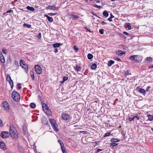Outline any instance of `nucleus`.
<instances>
[{
	"label": "nucleus",
	"instance_id": "nucleus-1",
	"mask_svg": "<svg viewBox=\"0 0 153 153\" xmlns=\"http://www.w3.org/2000/svg\"><path fill=\"white\" fill-rule=\"evenodd\" d=\"M129 59L135 62L139 63L142 60L143 57L139 55H134L130 56Z\"/></svg>",
	"mask_w": 153,
	"mask_h": 153
},
{
	"label": "nucleus",
	"instance_id": "nucleus-2",
	"mask_svg": "<svg viewBox=\"0 0 153 153\" xmlns=\"http://www.w3.org/2000/svg\"><path fill=\"white\" fill-rule=\"evenodd\" d=\"M50 123L54 130L56 132L58 131V126L56 123V121L53 119L50 118L49 119Z\"/></svg>",
	"mask_w": 153,
	"mask_h": 153
},
{
	"label": "nucleus",
	"instance_id": "nucleus-3",
	"mask_svg": "<svg viewBox=\"0 0 153 153\" xmlns=\"http://www.w3.org/2000/svg\"><path fill=\"white\" fill-rule=\"evenodd\" d=\"M20 65L25 69V71L27 73L28 71V66L26 62L22 59H21L20 61Z\"/></svg>",
	"mask_w": 153,
	"mask_h": 153
},
{
	"label": "nucleus",
	"instance_id": "nucleus-4",
	"mask_svg": "<svg viewBox=\"0 0 153 153\" xmlns=\"http://www.w3.org/2000/svg\"><path fill=\"white\" fill-rule=\"evenodd\" d=\"M12 97L16 101H19V94L16 91H13L12 93Z\"/></svg>",
	"mask_w": 153,
	"mask_h": 153
},
{
	"label": "nucleus",
	"instance_id": "nucleus-5",
	"mask_svg": "<svg viewBox=\"0 0 153 153\" xmlns=\"http://www.w3.org/2000/svg\"><path fill=\"white\" fill-rule=\"evenodd\" d=\"M61 117L63 120H70L71 117L70 115L68 114L63 113L61 115Z\"/></svg>",
	"mask_w": 153,
	"mask_h": 153
},
{
	"label": "nucleus",
	"instance_id": "nucleus-6",
	"mask_svg": "<svg viewBox=\"0 0 153 153\" xmlns=\"http://www.w3.org/2000/svg\"><path fill=\"white\" fill-rule=\"evenodd\" d=\"M42 107L44 111L47 114H49L50 113V111L47 105L45 103H43L42 104Z\"/></svg>",
	"mask_w": 153,
	"mask_h": 153
},
{
	"label": "nucleus",
	"instance_id": "nucleus-7",
	"mask_svg": "<svg viewBox=\"0 0 153 153\" xmlns=\"http://www.w3.org/2000/svg\"><path fill=\"white\" fill-rule=\"evenodd\" d=\"M35 71L38 74H40L42 73V69L39 65H36L35 67Z\"/></svg>",
	"mask_w": 153,
	"mask_h": 153
},
{
	"label": "nucleus",
	"instance_id": "nucleus-8",
	"mask_svg": "<svg viewBox=\"0 0 153 153\" xmlns=\"http://www.w3.org/2000/svg\"><path fill=\"white\" fill-rule=\"evenodd\" d=\"M10 135V134L9 132L3 131L1 133L0 136L2 138L4 139L8 137Z\"/></svg>",
	"mask_w": 153,
	"mask_h": 153
},
{
	"label": "nucleus",
	"instance_id": "nucleus-9",
	"mask_svg": "<svg viewBox=\"0 0 153 153\" xmlns=\"http://www.w3.org/2000/svg\"><path fill=\"white\" fill-rule=\"evenodd\" d=\"M17 130L14 126L13 124H11L10 126V132L9 133H13L14 132H16Z\"/></svg>",
	"mask_w": 153,
	"mask_h": 153
},
{
	"label": "nucleus",
	"instance_id": "nucleus-10",
	"mask_svg": "<svg viewBox=\"0 0 153 153\" xmlns=\"http://www.w3.org/2000/svg\"><path fill=\"white\" fill-rule=\"evenodd\" d=\"M2 105L4 110H7L9 109L10 106L7 102H4Z\"/></svg>",
	"mask_w": 153,
	"mask_h": 153
},
{
	"label": "nucleus",
	"instance_id": "nucleus-11",
	"mask_svg": "<svg viewBox=\"0 0 153 153\" xmlns=\"http://www.w3.org/2000/svg\"><path fill=\"white\" fill-rule=\"evenodd\" d=\"M10 134V135H11L12 137L13 138L17 139L18 137V134L17 132V131L16 132H14L13 133H11Z\"/></svg>",
	"mask_w": 153,
	"mask_h": 153
},
{
	"label": "nucleus",
	"instance_id": "nucleus-12",
	"mask_svg": "<svg viewBox=\"0 0 153 153\" xmlns=\"http://www.w3.org/2000/svg\"><path fill=\"white\" fill-rule=\"evenodd\" d=\"M0 147L1 149H2L3 150H5L6 149L5 145V143L4 142L2 141H1L0 142Z\"/></svg>",
	"mask_w": 153,
	"mask_h": 153
},
{
	"label": "nucleus",
	"instance_id": "nucleus-13",
	"mask_svg": "<svg viewBox=\"0 0 153 153\" xmlns=\"http://www.w3.org/2000/svg\"><path fill=\"white\" fill-rule=\"evenodd\" d=\"M136 90L137 91H139V92H140V93H143L144 95L145 94L146 92H145V90L144 89H143L142 88H139V87H137V88Z\"/></svg>",
	"mask_w": 153,
	"mask_h": 153
},
{
	"label": "nucleus",
	"instance_id": "nucleus-14",
	"mask_svg": "<svg viewBox=\"0 0 153 153\" xmlns=\"http://www.w3.org/2000/svg\"><path fill=\"white\" fill-rule=\"evenodd\" d=\"M42 122V123L43 124H45L46 125H48L49 126V124H48V120L46 118H43Z\"/></svg>",
	"mask_w": 153,
	"mask_h": 153
},
{
	"label": "nucleus",
	"instance_id": "nucleus-15",
	"mask_svg": "<svg viewBox=\"0 0 153 153\" xmlns=\"http://www.w3.org/2000/svg\"><path fill=\"white\" fill-rule=\"evenodd\" d=\"M0 60L2 63H3L5 62L4 58L1 52L0 53Z\"/></svg>",
	"mask_w": 153,
	"mask_h": 153
},
{
	"label": "nucleus",
	"instance_id": "nucleus-16",
	"mask_svg": "<svg viewBox=\"0 0 153 153\" xmlns=\"http://www.w3.org/2000/svg\"><path fill=\"white\" fill-rule=\"evenodd\" d=\"M81 68L82 67L80 66H79L78 65H76L75 67H74L75 70L77 72L80 71Z\"/></svg>",
	"mask_w": 153,
	"mask_h": 153
},
{
	"label": "nucleus",
	"instance_id": "nucleus-17",
	"mask_svg": "<svg viewBox=\"0 0 153 153\" xmlns=\"http://www.w3.org/2000/svg\"><path fill=\"white\" fill-rule=\"evenodd\" d=\"M71 16V18L73 20H77L78 18H79V17L78 16H76V15L71 14L70 15Z\"/></svg>",
	"mask_w": 153,
	"mask_h": 153
},
{
	"label": "nucleus",
	"instance_id": "nucleus-18",
	"mask_svg": "<svg viewBox=\"0 0 153 153\" xmlns=\"http://www.w3.org/2000/svg\"><path fill=\"white\" fill-rule=\"evenodd\" d=\"M62 45V44L61 43L56 42L53 44V46L54 48H58L60 46Z\"/></svg>",
	"mask_w": 153,
	"mask_h": 153
},
{
	"label": "nucleus",
	"instance_id": "nucleus-19",
	"mask_svg": "<svg viewBox=\"0 0 153 153\" xmlns=\"http://www.w3.org/2000/svg\"><path fill=\"white\" fill-rule=\"evenodd\" d=\"M116 53L117 54L122 56L125 53L123 52V51L121 50L117 51L116 52Z\"/></svg>",
	"mask_w": 153,
	"mask_h": 153
},
{
	"label": "nucleus",
	"instance_id": "nucleus-20",
	"mask_svg": "<svg viewBox=\"0 0 153 153\" xmlns=\"http://www.w3.org/2000/svg\"><path fill=\"white\" fill-rule=\"evenodd\" d=\"M146 61L147 62H151L152 61V59L150 57H147L146 59Z\"/></svg>",
	"mask_w": 153,
	"mask_h": 153
},
{
	"label": "nucleus",
	"instance_id": "nucleus-21",
	"mask_svg": "<svg viewBox=\"0 0 153 153\" xmlns=\"http://www.w3.org/2000/svg\"><path fill=\"white\" fill-rule=\"evenodd\" d=\"M30 74L32 79L34 80L35 76L33 71H32L30 72Z\"/></svg>",
	"mask_w": 153,
	"mask_h": 153
},
{
	"label": "nucleus",
	"instance_id": "nucleus-22",
	"mask_svg": "<svg viewBox=\"0 0 153 153\" xmlns=\"http://www.w3.org/2000/svg\"><path fill=\"white\" fill-rule=\"evenodd\" d=\"M131 25L130 23H126L125 24V26L128 28V30H131Z\"/></svg>",
	"mask_w": 153,
	"mask_h": 153
},
{
	"label": "nucleus",
	"instance_id": "nucleus-23",
	"mask_svg": "<svg viewBox=\"0 0 153 153\" xmlns=\"http://www.w3.org/2000/svg\"><path fill=\"white\" fill-rule=\"evenodd\" d=\"M103 15L105 17H108L109 15V14L108 12H107V11L106 10H104L103 12Z\"/></svg>",
	"mask_w": 153,
	"mask_h": 153
},
{
	"label": "nucleus",
	"instance_id": "nucleus-24",
	"mask_svg": "<svg viewBox=\"0 0 153 153\" xmlns=\"http://www.w3.org/2000/svg\"><path fill=\"white\" fill-rule=\"evenodd\" d=\"M111 141L112 143L117 142L120 141V140H118L115 138H112L111 140Z\"/></svg>",
	"mask_w": 153,
	"mask_h": 153
},
{
	"label": "nucleus",
	"instance_id": "nucleus-25",
	"mask_svg": "<svg viewBox=\"0 0 153 153\" xmlns=\"http://www.w3.org/2000/svg\"><path fill=\"white\" fill-rule=\"evenodd\" d=\"M7 81L9 83L10 85L11 88L12 89H13V81L12 79L11 80H9Z\"/></svg>",
	"mask_w": 153,
	"mask_h": 153
},
{
	"label": "nucleus",
	"instance_id": "nucleus-26",
	"mask_svg": "<svg viewBox=\"0 0 153 153\" xmlns=\"http://www.w3.org/2000/svg\"><path fill=\"white\" fill-rule=\"evenodd\" d=\"M26 8L27 10L31 11H33L35 10V9L33 7H30L29 6H27V7Z\"/></svg>",
	"mask_w": 153,
	"mask_h": 153
},
{
	"label": "nucleus",
	"instance_id": "nucleus-27",
	"mask_svg": "<svg viewBox=\"0 0 153 153\" xmlns=\"http://www.w3.org/2000/svg\"><path fill=\"white\" fill-rule=\"evenodd\" d=\"M118 145V143H111L110 144V146L111 147H113Z\"/></svg>",
	"mask_w": 153,
	"mask_h": 153
},
{
	"label": "nucleus",
	"instance_id": "nucleus-28",
	"mask_svg": "<svg viewBox=\"0 0 153 153\" xmlns=\"http://www.w3.org/2000/svg\"><path fill=\"white\" fill-rule=\"evenodd\" d=\"M114 63V62L112 60H110L108 62V65L109 66H111Z\"/></svg>",
	"mask_w": 153,
	"mask_h": 153
},
{
	"label": "nucleus",
	"instance_id": "nucleus-29",
	"mask_svg": "<svg viewBox=\"0 0 153 153\" xmlns=\"http://www.w3.org/2000/svg\"><path fill=\"white\" fill-rule=\"evenodd\" d=\"M88 58L89 59H91L93 58V55L91 53H88L87 55Z\"/></svg>",
	"mask_w": 153,
	"mask_h": 153
},
{
	"label": "nucleus",
	"instance_id": "nucleus-30",
	"mask_svg": "<svg viewBox=\"0 0 153 153\" xmlns=\"http://www.w3.org/2000/svg\"><path fill=\"white\" fill-rule=\"evenodd\" d=\"M97 67V64L95 63H94L91 65V68L92 69H94L96 68Z\"/></svg>",
	"mask_w": 153,
	"mask_h": 153
},
{
	"label": "nucleus",
	"instance_id": "nucleus-31",
	"mask_svg": "<svg viewBox=\"0 0 153 153\" xmlns=\"http://www.w3.org/2000/svg\"><path fill=\"white\" fill-rule=\"evenodd\" d=\"M30 106L32 108H34L36 107V105L34 103H31L30 104Z\"/></svg>",
	"mask_w": 153,
	"mask_h": 153
},
{
	"label": "nucleus",
	"instance_id": "nucleus-32",
	"mask_svg": "<svg viewBox=\"0 0 153 153\" xmlns=\"http://www.w3.org/2000/svg\"><path fill=\"white\" fill-rule=\"evenodd\" d=\"M23 26L25 27H27L28 28H30L31 27V25L29 24H27L26 23H24L23 24Z\"/></svg>",
	"mask_w": 153,
	"mask_h": 153
},
{
	"label": "nucleus",
	"instance_id": "nucleus-33",
	"mask_svg": "<svg viewBox=\"0 0 153 153\" xmlns=\"http://www.w3.org/2000/svg\"><path fill=\"white\" fill-rule=\"evenodd\" d=\"M2 52L3 53L7 54L8 53V51L6 48H3L2 49Z\"/></svg>",
	"mask_w": 153,
	"mask_h": 153
},
{
	"label": "nucleus",
	"instance_id": "nucleus-34",
	"mask_svg": "<svg viewBox=\"0 0 153 153\" xmlns=\"http://www.w3.org/2000/svg\"><path fill=\"white\" fill-rule=\"evenodd\" d=\"M147 116L149 120L152 121L153 120V115H147Z\"/></svg>",
	"mask_w": 153,
	"mask_h": 153
},
{
	"label": "nucleus",
	"instance_id": "nucleus-35",
	"mask_svg": "<svg viewBox=\"0 0 153 153\" xmlns=\"http://www.w3.org/2000/svg\"><path fill=\"white\" fill-rule=\"evenodd\" d=\"M20 153H25L24 149L21 147H20Z\"/></svg>",
	"mask_w": 153,
	"mask_h": 153
},
{
	"label": "nucleus",
	"instance_id": "nucleus-36",
	"mask_svg": "<svg viewBox=\"0 0 153 153\" xmlns=\"http://www.w3.org/2000/svg\"><path fill=\"white\" fill-rule=\"evenodd\" d=\"M48 20L50 22H52L53 21V19L52 17L49 16L47 18Z\"/></svg>",
	"mask_w": 153,
	"mask_h": 153
},
{
	"label": "nucleus",
	"instance_id": "nucleus-37",
	"mask_svg": "<svg viewBox=\"0 0 153 153\" xmlns=\"http://www.w3.org/2000/svg\"><path fill=\"white\" fill-rule=\"evenodd\" d=\"M74 50L76 52H77L79 50V48L76 46H73Z\"/></svg>",
	"mask_w": 153,
	"mask_h": 153
},
{
	"label": "nucleus",
	"instance_id": "nucleus-38",
	"mask_svg": "<svg viewBox=\"0 0 153 153\" xmlns=\"http://www.w3.org/2000/svg\"><path fill=\"white\" fill-rule=\"evenodd\" d=\"M6 80L7 81L12 80L10 76L9 75H7L6 77Z\"/></svg>",
	"mask_w": 153,
	"mask_h": 153
},
{
	"label": "nucleus",
	"instance_id": "nucleus-39",
	"mask_svg": "<svg viewBox=\"0 0 153 153\" xmlns=\"http://www.w3.org/2000/svg\"><path fill=\"white\" fill-rule=\"evenodd\" d=\"M57 14V13H48V15L50 16H53L56 15Z\"/></svg>",
	"mask_w": 153,
	"mask_h": 153
},
{
	"label": "nucleus",
	"instance_id": "nucleus-40",
	"mask_svg": "<svg viewBox=\"0 0 153 153\" xmlns=\"http://www.w3.org/2000/svg\"><path fill=\"white\" fill-rule=\"evenodd\" d=\"M21 109L22 111L24 113L23 114H24V115H25V110L24 108L22 106H21Z\"/></svg>",
	"mask_w": 153,
	"mask_h": 153
},
{
	"label": "nucleus",
	"instance_id": "nucleus-41",
	"mask_svg": "<svg viewBox=\"0 0 153 153\" xmlns=\"http://www.w3.org/2000/svg\"><path fill=\"white\" fill-rule=\"evenodd\" d=\"M93 6L96 7H97L98 8H101V6H98L96 4H94V5H93Z\"/></svg>",
	"mask_w": 153,
	"mask_h": 153
},
{
	"label": "nucleus",
	"instance_id": "nucleus-42",
	"mask_svg": "<svg viewBox=\"0 0 153 153\" xmlns=\"http://www.w3.org/2000/svg\"><path fill=\"white\" fill-rule=\"evenodd\" d=\"M111 134V133L110 132H107L105 134L104 137L108 136Z\"/></svg>",
	"mask_w": 153,
	"mask_h": 153
},
{
	"label": "nucleus",
	"instance_id": "nucleus-43",
	"mask_svg": "<svg viewBox=\"0 0 153 153\" xmlns=\"http://www.w3.org/2000/svg\"><path fill=\"white\" fill-rule=\"evenodd\" d=\"M58 142L59 143V144H60V145L61 146H62L64 145L63 144L62 142L60 140H58Z\"/></svg>",
	"mask_w": 153,
	"mask_h": 153
},
{
	"label": "nucleus",
	"instance_id": "nucleus-44",
	"mask_svg": "<svg viewBox=\"0 0 153 153\" xmlns=\"http://www.w3.org/2000/svg\"><path fill=\"white\" fill-rule=\"evenodd\" d=\"M99 31L101 34H103L104 33V30L103 29H101L99 30Z\"/></svg>",
	"mask_w": 153,
	"mask_h": 153
},
{
	"label": "nucleus",
	"instance_id": "nucleus-45",
	"mask_svg": "<svg viewBox=\"0 0 153 153\" xmlns=\"http://www.w3.org/2000/svg\"><path fill=\"white\" fill-rule=\"evenodd\" d=\"M63 80L64 81L67 80L68 79V77L67 76H63L62 78Z\"/></svg>",
	"mask_w": 153,
	"mask_h": 153
},
{
	"label": "nucleus",
	"instance_id": "nucleus-46",
	"mask_svg": "<svg viewBox=\"0 0 153 153\" xmlns=\"http://www.w3.org/2000/svg\"><path fill=\"white\" fill-rule=\"evenodd\" d=\"M13 13V10H9L7 11L6 12V13Z\"/></svg>",
	"mask_w": 153,
	"mask_h": 153
},
{
	"label": "nucleus",
	"instance_id": "nucleus-47",
	"mask_svg": "<svg viewBox=\"0 0 153 153\" xmlns=\"http://www.w3.org/2000/svg\"><path fill=\"white\" fill-rule=\"evenodd\" d=\"M114 59L116 60L117 61H121V59H120L119 58H117V57H114Z\"/></svg>",
	"mask_w": 153,
	"mask_h": 153
},
{
	"label": "nucleus",
	"instance_id": "nucleus-48",
	"mask_svg": "<svg viewBox=\"0 0 153 153\" xmlns=\"http://www.w3.org/2000/svg\"><path fill=\"white\" fill-rule=\"evenodd\" d=\"M47 9H49L50 10H53V6H49L47 7Z\"/></svg>",
	"mask_w": 153,
	"mask_h": 153
},
{
	"label": "nucleus",
	"instance_id": "nucleus-49",
	"mask_svg": "<svg viewBox=\"0 0 153 153\" xmlns=\"http://www.w3.org/2000/svg\"><path fill=\"white\" fill-rule=\"evenodd\" d=\"M151 88V87L150 86H148L147 87L146 90H145L146 91H149V89Z\"/></svg>",
	"mask_w": 153,
	"mask_h": 153
},
{
	"label": "nucleus",
	"instance_id": "nucleus-50",
	"mask_svg": "<svg viewBox=\"0 0 153 153\" xmlns=\"http://www.w3.org/2000/svg\"><path fill=\"white\" fill-rule=\"evenodd\" d=\"M41 37V33L40 32L39 33V34L38 36V38L39 39H40Z\"/></svg>",
	"mask_w": 153,
	"mask_h": 153
},
{
	"label": "nucleus",
	"instance_id": "nucleus-51",
	"mask_svg": "<svg viewBox=\"0 0 153 153\" xmlns=\"http://www.w3.org/2000/svg\"><path fill=\"white\" fill-rule=\"evenodd\" d=\"M85 29L86 30H87L88 31L90 32H92V31L90 30L89 29H88V27H85Z\"/></svg>",
	"mask_w": 153,
	"mask_h": 153
},
{
	"label": "nucleus",
	"instance_id": "nucleus-52",
	"mask_svg": "<svg viewBox=\"0 0 153 153\" xmlns=\"http://www.w3.org/2000/svg\"><path fill=\"white\" fill-rule=\"evenodd\" d=\"M61 149L62 150V152L64 150H65V148L64 147V146H61Z\"/></svg>",
	"mask_w": 153,
	"mask_h": 153
},
{
	"label": "nucleus",
	"instance_id": "nucleus-53",
	"mask_svg": "<svg viewBox=\"0 0 153 153\" xmlns=\"http://www.w3.org/2000/svg\"><path fill=\"white\" fill-rule=\"evenodd\" d=\"M123 34L126 35H127V36L129 35V36H130V35H129L128 33L124 31L123 32Z\"/></svg>",
	"mask_w": 153,
	"mask_h": 153
},
{
	"label": "nucleus",
	"instance_id": "nucleus-54",
	"mask_svg": "<svg viewBox=\"0 0 153 153\" xmlns=\"http://www.w3.org/2000/svg\"><path fill=\"white\" fill-rule=\"evenodd\" d=\"M133 117L134 119L135 118H137V120H139V117H138L137 115L134 116Z\"/></svg>",
	"mask_w": 153,
	"mask_h": 153
},
{
	"label": "nucleus",
	"instance_id": "nucleus-55",
	"mask_svg": "<svg viewBox=\"0 0 153 153\" xmlns=\"http://www.w3.org/2000/svg\"><path fill=\"white\" fill-rule=\"evenodd\" d=\"M134 117L132 118L129 117L128 119V120L130 121H132L134 120Z\"/></svg>",
	"mask_w": 153,
	"mask_h": 153
},
{
	"label": "nucleus",
	"instance_id": "nucleus-56",
	"mask_svg": "<svg viewBox=\"0 0 153 153\" xmlns=\"http://www.w3.org/2000/svg\"><path fill=\"white\" fill-rule=\"evenodd\" d=\"M125 73L126 75H129V71L127 70L125 72Z\"/></svg>",
	"mask_w": 153,
	"mask_h": 153
},
{
	"label": "nucleus",
	"instance_id": "nucleus-57",
	"mask_svg": "<svg viewBox=\"0 0 153 153\" xmlns=\"http://www.w3.org/2000/svg\"><path fill=\"white\" fill-rule=\"evenodd\" d=\"M3 122L2 121L0 120V126H3Z\"/></svg>",
	"mask_w": 153,
	"mask_h": 153
},
{
	"label": "nucleus",
	"instance_id": "nucleus-58",
	"mask_svg": "<svg viewBox=\"0 0 153 153\" xmlns=\"http://www.w3.org/2000/svg\"><path fill=\"white\" fill-rule=\"evenodd\" d=\"M14 64L15 65H17V66H18V62L17 61H15L14 62Z\"/></svg>",
	"mask_w": 153,
	"mask_h": 153
},
{
	"label": "nucleus",
	"instance_id": "nucleus-59",
	"mask_svg": "<svg viewBox=\"0 0 153 153\" xmlns=\"http://www.w3.org/2000/svg\"><path fill=\"white\" fill-rule=\"evenodd\" d=\"M120 35L122 37H123L126 38V37L125 36L122 34L120 33Z\"/></svg>",
	"mask_w": 153,
	"mask_h": 153
},
{
	"label": "nucleus",
	"instance_id": "nucleus-60",
	"mask_svg": "<svg viewBox=\"0 0 153 153\" xmlns=\"http://www.w3.org/2000/svg\"><path fill=\"white\" fill-rule=\"evenodd\" d=\"M102 150L101 149H98L97 150L96 152H99L101 151H102Z\"/></svg>",
	"mask_w": 153,
	"mask_h": 153
},
{
	"label": "nucleus",
	"instance_id": "nucleus-61",
	"mask_svg": "<svg viewBox=\"0 0 153 153\" xmlns=\"http://www.w3.org/2000/svg\"><path fill=\"white\" fill-rule=\"evenodd\" d=\"M101 24L102 25H106V24H107V23L106 22H104V21H102V22H101Z\"/></svg>",
	"mask_w": 153,
	"mask_h": 153
},
{
	"label": "nucleus",
	"instance_id": "nucleus-62",
	"mask_svg": "<svg viewBox=\"0 0 153 153\" xmlns=\"http://www.w3.org/2000/svg\"><path fill=\"white\" fill-rule=\"evenodd\" d=\"M111 19H112L110 17V18H108V19L107 20L108 21H109L110 22H111L112 21V20Z\"/></svg>",
	"mask_w": 153,
	"mask_h": 153
},
{
	"label": "nucleus",
	"instance_id": "nucleus-63",
	"mask_svg": "<svg viewBox=\"0 0 153 153\" xmlns=\"http://www.w3.org/2000/svg\"><path fill=\"white\" fill-rule=\"evenodd\" d=\"M53 10H55L56 7H55V5H53Z\"/></svg>",
	"mask_w": 153,
	"mask_h": 153
},
{
	"label": "nucleus",
	"instance_id": "nucleus-64",
	"mask_svg": "<svg viewBox=\"0 0 153 153\" xmlns=\"http://www.w3.org/2000/svg\"><path fill=\"white\" fill-rule=\"evenodd\" d=\"M62 152L63 153H67V151L65 149Z\"/></svg>",
	"mask_w": 153,
	"mask_h": 153
}]
</instances>
